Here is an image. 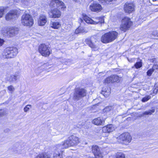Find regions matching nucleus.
<instances>
[{
	"label": "nucleus",
	"mask_w": 158,
	"mask_h": 158,
	"mask_svg": "<svg viewBox=\"0 0 158 158\" xmlns=\"http://www.w3.org/2000/svg\"><path fill=\"white\" fill-rule=\"evenodd\" d=\"M152 1L153 2L158 1V0H152Z\"/></svg>",
	"instance_id": "8fccbe9b"
},
{
	"label": "nucleus",
	"mask_w": 158,
	"mask_h": 158,
	"mask_svg": "<svg viewBox=\"0 0 158 158\" xmlns=\"http://www.w3.org/2000/svg\"><path fill=\"white\" fill-rule=\"evenodd\" d=\"M79 22L80 23H82V22H83V20L82 19H79Z\"/></svg>",
	"instance_id": "09e8293b"
},
{
	"label": "nucleus",
	"mask_w": 158,
	"mask_h": 158,
	"mask_svg": "<svg viewBox=\"0 0 158 158\" xmlns=\"http://www.w3.org/2000/svg\"><path fill=\"white\" fill-rule=\"evenodd\" d=\"M49 14L50 17L54 18H59L61 15V12L56 8L52 10Z\"/></svg>",
	"instance_id": "4468645a"
},
{
	"label": "nucleus",
	"mask_w": 158,
	"mask_h": 158,
	"mask_svg": "<svg viewBox=\"0 0 158 158\" xmlns=\"http://www.w3.org/2000/svg\"><path fill=\"white\" fill-rule=\"evenodd\" d=\"M31 0H21V2L23 3L26 5H27L30 2Z\"/></svg>",
	"instance_id": "e433bc0d"
},
{
	"label": "nucleus",
	"mask_w": 158,
	"mask_h": 158,
	"mask_svg": "<svg viewBox=\"0 0 158 158\" xmlns=\"http://www.w3.org/2000/svg\"><path fill=\"white\" fill-rule=\"evenodd\" d=\"M112 79L111 76H110L105 79L103 83L104 84L112 83Z\"/></svg>",
	"instance_id": "cd10ccee"
},
{
	"label": "nucleus",
	"mask_w": 158,
	"mask_h": 158,
	"mask_svg": "<svg viewBox=\"0 0 158 158\" xmlns=\"http://www.w3.org/2000/svg\"><path fill=\"white\" fill-rule=\"evenodd\" d=\"M154 71H155L153 69V68L152 69H150L149 70L148 72H147V74L148 76H150L152 74V72Z\"/></svg>",
	"instance_id": "ea45409f"
},
{
	"label": "nucleus",
	"mask_w": 158,
	"mask_h": 158,
	"mask_svg": "<svg viewBox=\"0 0 158 158\" xmlns=\"http://www.w3.org/2000/svg\"><path fill=\"white\" fill-rule=\"evenodd\" d=\"M38 51L42 56H48L51 53V50L48 46L45 44H41L39 47Z\"/></svg>",
	"instance_id": "20e7f679"
},
{
	"label": "nucleus",
	"mask_w": 158,
	"mask_h": 158,
	"mask_svg": "<svg viewBox=\"0 0 158 158\" xmlns=\"http://www.w3.org/2000/svg\"><path fill=\"white\" fill-rule=\"evenodd\" d=\"M6 114V111L3 109L0 110V117Z\"/></svg>",
	"instance_id": "f704fd0d"
},
{
	"label": "nucleus",
	"mask_w": 158,
	"mask_h": 158,
	"mask_svg": "<svg viewBox=\"0 0 158 158\" xmlns=\"http://www.w3.org/2000/svg\"><path fill=\"white\" fill-rule=\"evenodd\" d=\"M70 145L74 146L77 145L80 141L79 139L77 136L72 135L69 138Z\"/></svg>",
	"instance_id": "ddd939ff"
},
{
	"label": "nucleus",
	"mask_w": 158,
	"mask_h": 158,
	"mask_svg": "<svg viewBox=\"0 0 158 158\" xmlns=\"http://www.w3.org/2000/svg\"><path fill=\"white\" fill-rule=\"evenodd\" d=\"M18 53V49L16 47H8L5 48L2 56L5 58H12L15 56Z\"/></svg>",
	"instance_id": "f03ea898"
},
{
	"label": "nucleus",
	"mask_w": 158,
	"mask_h": 158,
	"mask_svg": "<svg viewBox=\"0 0 158 158\" xmlns=\"http://www.w3.org/2000/svg\"><path fill=\"white\" fill-rule=\"evenodd\" d=\"M135 6L132 3H126L124 6V10L126 13H131L134 10Z\"/></svg>",
	"instance_id": "f8f14e48"
},
{
	"label": "nucleus",
	"mask_w": 158,
	"mask_h": 158,
	"mask_svg": "<svg viewBox=\"0 0 158 158\" xmlns=\"http://www.w3.org/2000/svg\"><path fill=\"white\" fill-rule=\"evenodd\" d=\"M132 24V22L130 19L128 17H124L122 21V24L120 26V30L125 31L131 27Z\"/></svg>",
	"instance_id": "39448f33"
},
{
	"label": "nucleus",
	"mask_w": 158,
	"mask_h": 158,
	"mask_svg": "<svg viewBox=\"0 0 158 158\" xmlns=\"http://www.w3.org/2000/svg\"><path fill=\"white\" fill-rule=\"evenodd\" d=\"M79 27H78L77 29L75 31V33L76 34H79V33H81V32H80V31L79 30Z\"/></svg>",
	"instance_id": "a18cd8bd"
},
{
	"label": "nucleus",
	"mask_w": 158,
	"mask_h": 158,
	"mask_svg": "<svg viewBox=\"0 0 158 158\" xmlns=\"http://www.w3.org/2000/svg\"><path fill=\"white\" fill-rule=\"evenodd\" d=\"M92 151L94 155L99 154L100 153V149L97 145H94L92 147Z\"/></svg>",
	"instance_id": "5701e85b"
},
{
	"label": "nucleus",
	"mask_w": 158,
	"mask_h": 158,
	"mask_svg": "<svg viewBox=\"0 0 158 158\" xmlns=\"http://www.w3.org/2000/svg\"><path fill=\"white\" fill-rule=\"evenodd\" d=\"M73 1H74L75 2H76L77 0H73Z\"/></svg>",
	"instance_id": "3c124183"
},
{
	"label": "nucleus",
	"mask_w": 158,
	"mask_h": 158,
	"mask_svg": "<svg viewBox=\"0 0 158 158\" xmlns=\"http://www.w3.org/2000/svg\"><path fill=\"white\" fill-rule=\"evenodd\" d=\"M116 139L120 143H123L124 141L129 143L131 141V137L129 134L127 132L122 134Z\"/></svg>",
	"instance_id": "1a4fd4ad"
},
{
	"label": "nucleus",
	"mask_w": 158,
	"mask_h": 158,
	"mask_svg": "<svg viewBox=\"0 0 158 158\" xmlns=\"http://www.w3.org/2000/svg\"><path fill=\"white\" fill-rule=\"evenodd\" d=\"M50 6L51 7H54L56 5V7L61 10H64L66 7L64 3L61 1H58L59 0H51Z\"/></svg>",
	"instance_id": "9d476101"
},
{
	"label": "nucleus",
	"mask_w": 158,
	"mask_h": 158,
	"mask_svg": "<svg viewBox=\"0 0 158 158\" xmlns=\"http://www.w3.org/2000/svg\"><path fill=\"white\" fill-rule=\"evenodd\" d=\"M83 20L88 23L93 24V19L86 16L84 17Z\"/></svg>",
	"instance_id": "bb28decb"
},
{
	"label": "nucleus",
	"mask_w": 158,
	"mask_h": 158,
	"mask_svg": "<svg viewBox=\"0 0 158 158\" xmlns=\"http://www.w3.org/2000/svg\"><path fill=\"white\" fill-rule=\"evenodd\" d=\"M95 158H103L102 155L100 153L99 154L95 155Z\"/></svg>",
	"instance_id": "c03bdc74"
},
{
	"label": "nucleus",
	"mask_w": 158,
	"mask_h": 158,
	"mask_svg": "<svg viewBox=\"0 0 158 158\" xmlns=\"http://www.w3.org/2000/svg\"><path fill=\"white\" fill-rule=\"evenodd\" d=\"M50 25L52 28L54 29H57L60 27L61 24L60 22L51 21Z\"/></svg>",
	"instance_id": "aec40b11"
},
{
	"label": "nucleus",
	"mask_w": 158,
	"mask_h": 158,
	"mask_svg": "<svg viewBox=\"0 0 158 158\" xmlns=\"http://www.w3.org/2000/svg\"><path fill=\"white\" fill-rule=\"evenodd\" d=\"M86 90L84 89L77 88L75 89L73 94L74 99L79 100L86 96Z\"/></svg>",
	"instance_id": "423d86ee"
},
{
	"label": "nucleus",
	"mask_w": 158,
	"mask_h": 158,
	"mask_svg": "<svg viewBox=\"0 0 158 158\" xmlns=\"http://www.w3.org/2000/svg\"><path fill=\"white\" fill-rule=\"evenodd\" d=\"M60 145L62 148H66L71 146L70 145L69 140H65Z\"/></svg>",
	"instance_id": "4be33fe9"
},
{
	"label": "nucleus",
	"mask_w": 158,
	"mask_h": 158,
	"mask_svg": "<svg viewBox=\"0 0 158 158\" xmlns=\"http://www.w3.org/2000/svg\"><path fill=\"white\" fill-rule=\"evenodd\" d=\"M114 130V128L112 124H109L104 126L102 129V131L105 133H110Z\"/></svg>",
	"instance_id": "f3484780"
},
{
	"label": "nucleus",
	"mask_w": 158,
	"mask_h": 158,
	"mask_svg": "<svg viewBox=\"0 0 158 158\" xmlns=\"http://www.w3.org/2000/svg\"><path fill=\"white\" fill-rule=\"evenodd\" d=\"M118 33L116 31H111L103 35L101 39L102 42L107 43L114 40L117 37Z\"/></svg>",
	"instance_id": "f257e3e1"
},
{
	"label": "nucleus",
	"mask_w": 158,
	"mask_h": 158,
	"mask_svg": "<svg viewBox=\"0 0 158 158\" xmlns=\"http://www.w3.org/2000/svg\"><path fill=\"white\" fill-rule=\"evenodd\" d=\"M116 158H125L124 154L122 152H118L116 155Z\"/></svg>",
	"instance_id": "c85d7f7f"
},
{
	"label": "nucleus",
	"mask_w": 158,
	"mask_h": 158,
	"mask_svg": "<svg viewBox=\"0 0 158 158\" xmlns=\"http://www.w3.org/2000/svg\"><path fill=\"white\" fill-rule=\"evenodd\" d=\"M62 152H61L60 153L55 152L54 154V158H62Z\"/></svg>",
	"instance_id": "c756f323"
},
{
	"label": "nucleus",
	"mask_w": 158,
	"mask_h": 158,
	"mask_svg": "<svg viewBox=\"0 0 158 158\" xmlns=\"http://www.w3.org/2000/svg\"><path fill=\"white\" fill-rule=\"evenodd\" d=\"M17 17V12L13 10L10 11L6 15V19L7 20H10Z\"/></svg>",
	"instance_id": "2eb2a0df"
},
{
	"label": "nucleus",
	"mask_w": 158,
	"mask_h": 158,
	"mask_svg": "<svg viewBox=\"0 0 158 158\" xmlns=\"http://www.w3.org/2000/svg\"><path fill=\"white\" fill-rule=\"evenodd\" d=\"M155 111V109H153L151 110H149L148 111H146L144 112H143L142 115H141V116H145L147 115H151L153 113H154Z\"/></svg>",
	"instance_id": "393cba45"
},
{
	"label": "nucleus",
	"mask_w": 158,
	"mask_h": 158,
	"mask_svg": "<svg viewBox=\"0 0 158 158\" xmlns=\"http://www.w3.org/2000/svg\"><path fill=\"white\" fill-rule=\"evenodd\" d=\"M31 105H26L24 108V111L25 112L28 111L30 108H31Z\"/></svg>",
	"instance_id": "7c9ffc66"
},
{
	"label": "nucleus",
	"mask_w": 158,
	"mask_h": 158,
	"mask_svg": "<svg viewBox=\"0 0 158 158\" xmlns=\"http://www.w3.org/2000/svg\"><path fill=\"white\" fill-rule=\"evenodd\" d=\"M109 109V110H110L111 109H112V107L111 106H108L106 108V109Z\"/></svg>",
	"instance_id": "de8ad7c7"
},
{
	"label": "nucleus",
	"mask_w": 158,
	"mask_h": 158,
	"mask_svg": "<svg viewBox=\"0 0 158 158\" xmlns=\"http://www.w3.org/2000/svg\"><path fill=\"white\" fill-rule=\"evenodd\" d=\"M112 79V83L114 82H118L120 81V79L118 76L116 75H111Z\"/></svg>",
	"instance_id": "a878e982"
},
{
	"label": "nucleus",
	"mask_w": 158,
	"mask_h": 158,
	"mask_svg": "<svg viewBox=\"0 0 158 158\" xmlns=\"http://www.w3.org/2000/svg\"><path fill=\"white\" fill-rule=\"evenodd\" d=\"M21 22L24 26H31L33 24V20L30 14L25 13L22 16Z\"/></svg>",
	"instance_id": "7ed1b4c3"
},
{
	"label": "nucleus",
	"mask_w": 158,
	"mask_h": 158,
	"mask_svg": "<svg viewBox=\"0 0 158 158\" xmlns=\"http://www.w3.org/2000/svg\"><path fill=\"white\" fill-rule=\"evenodd\" d=\"M89 9L93 12H98L101 11L102 8L101 5L98 3L94 2L89 6Z\"/></svg>",
	"instance_id": "9b49d317"
},
{
	"label": "nucleus",
	"mask_w": 158,
	"mask_h": 158,
	"mask_svg": "<svg viewBox=\"0 0 158 158\" xmlns=\"http://www.w3.org/2000/svg\"><path fill=\"white\" fill-rule=\"evenodd\" d=\"M4 42L3 40L0 38V46H2L3 45Z\"/></svg>",
	"instance_id": "49530a36"
},
{
	"label": "nucleus",
	"mask_w": 158,
	"mask_h": 158,
	"mask_svg": "<svg viewBox=\"0 0 158 158\" xmlns=\"http://www.w3.org/2000/svg\"><path fill=\"white\" fill-rule=\"evenodd\" d=\"M35 158H50V156L46 153L44 152L39 154Z\"/></svg>",
	"instance_id": "b1692460"
},
{
	"label": "nucleus",
	"mask_w": 158,
	"mask_h": 158,
	"mask_svg": "<svg viewBox=\"0 0 158 158\" xmlns=\"http://www.w3.org/2000/svg\"><path fill=\"white\" fill-rule=\"evenodd\" d=\"M19 29L13 27L7 28L2 32L4 35L9 37H12L18 33Z\"/></svg>",
	"instance_id": "6e6552de"
},
{
	"label": "nucleus",
	"mask_w": 158,
	"mask_h": 158,
	"mask_svg": "<svg viewBox=\"0 0 158 158\" xmlns=\"http://www.w3.org/2000/svg\"><path fill=\"white\" fill-rule=\"evenodd\" d=\"M102 91V94L105 97H107L109 96L110 93V91L109 90H108V91H106V92L104 91L103 90Z\"/></svg>",
	"instance_id": "72a5a7b5"
},
{
	"label": "nucleus",
	"mask_w": 158,
	"mask_h": 158,
	"mask_svg": "<svg viewBox=\"0 0 158 158\" xmlns=\"http://www.w3.org/2000/svg\"><path fill=\"white\" fill-rule=\"evenodd\" d=\"M93 24H95L99 23H102L104 21L103 18L102 17H96L93 18Z\"/></svg>",
	"instance_id": "412c9836"
},
{
	"label": "nucleus",
	"mask_w": 158,
	"mask_h": 158,
	"mask_svg": "<svg viewBox=\"0 0 158 158\" xmlns=\"http://www.w3.org/2000/svg\"><path fill=\"white\" fill-rule=\"evenodd\" d=\"M97 40V37L93 36L86 39L85 42L94 50H96L98 49V46L96 44Z\"/></svg>",
	"instance_id": "0eeeda50"
},
{
	"label": "nucleus",
	"mask_w": 158,
	"mask_h": 158,
	"mask_svg": "<svg viewBox=\"0 0 158 158\" xmlns=\"http://www.w3.org/2000/svg\"><path fill=\"white\" fill-rule=\"evenodd\" d=\"M152 35L158 37V32L156 31H153L152 33Z\"/></svg>",
	"instance_id": "37998d69"
},
{
	"label": "nucleus",
	"mask_w": 158,
	"mask_h": 158,
	"mask_svg": "<svg viewBox=\"0 0 158 158\" xmlns=\"http://www.w3.org/2000/svg\"><path fill=\"white\" fill-rule=\"evenodd\" d=\"M79 28L80 31L81 33H83V32H86V31L85 30V28L83 27H81V26L79 27Z\"/></svg>",
	"instance_id": "a19ab883"
},
{
	"label": "nucleus",
	"mask_w": 158,
	"mask_h": 158,
	"mask_svg": "<svg viewBox=\"0 0 158 158\" xmlns=\"http://www.w3.org/2000/svg\"><path fill=\"white\" fill-rule=\"evenodd\" d=\"M151 98V96L148 95L145 96V97L143 98L142 100V101L143 102H145L147 101L148 100L150 99Z\"/></svg>",
	"instance_id": "473e14b6"
},
{
	"label": "nucleus",
	"mask_w": 158,
	"mask_h": 158,
	"mask_svg": "<svg viewBox=\"0 0 158 158\" xmlns=\"http://www.w3.org/2000/svg\"><path fill=\"white\" fill-rule=\"evenodd\" d=\"M47 22V18L44 15H40L38 19V23L39 26H44Z\"/></svg>",
	"instance_id": "dca6fc26"
},
{
	"label": "nucleus",
	"mask_w": 158,
	"mask_h": 158,
	"mask_svg": "<svg viewBox=\"0 0 158 158\" xmlns=\"http://www.w3.org/2000/svg\"><path fill=\"white\" fill-rule=\"evenodd\" d=\"M4 13V8L3 7L0 8V18L2 17Z\"/></svg>",
	"instance_id": "c9c22d12"
},
{
	"label": "nucleus",
	"mask_w": 158,
	"mask_h": 158,
	"mask_svg": "<svg viewBox=\"0 0 158 158\" xmlns=\"http://www.w3.org/2000/svg\"><path fill=\"white\" fill-rule=\"evenodd\" d=\"M42 71L41 67H39L36 69L35 70V72L38 74H39Z\"/></svg>",
	"instance_id": "58836bf2"
},
{
	"label": "nucleus",
	"mask_w": 158,
	"mask_h": 158,
	"mask_svg": "<svg viewBox=\"0 0 158 158\" xmlns=\"http://www.w3.org/2000/svg\"><path fill=\"white\" fill-rule=\"evenodd\" d=\"M19 73H15L14 74L11 75L8 79V80L10 82L13 83L16 82L18 78H19Z\"/></svg>",
	"instance_id": "6ab92c4d"
},
{
	"label": "nucleus",
	"mask_w": 158,
	"mask_h": 158,
	"mask_svg": "<svg viewBox=\"0 0 158 158\" xmlns=\"http://www.w3.org/2000/svg\"><path fill=\"white\" fill-rule=\"evenodd\" d=\"M7 89L10 91H13L14 90V88L13 86L11 85L8 87Z\"/></svg>",
	"instance_id": "79ce46f5"
},
{
	"label": "nucleus",
	"mask_w": 158,
	"mask_h": 158,
	"mask_svg": "<svg viewBox=\"0 0 158 158\" xmlns=\"http://www.w3.org/2000/svg\"><path fill=\"white\" fill-rule=\"evenodd\" d=\"M153 69L156 72V70L158 71V62L155 64L153 66Z\"/></svg>",
	"instance_id": "4c0bfd02"
},
{
	"label": "nucleus",
	"mask_w": 158,
	"mask_h": 158,
	"mask_svg": "<svg viewBox=\"0 0 158 158\" xmlns=\"http://www.w3.org/2000/svg\"><path fill=\"white\" fill-rule=\"evenodd\" d=\"M142 66V62L140 61L137 62L134 65L136 69H138L141 67Z\"/></svg>",
	"instance_id": "2f4dec72"
},
{
	"label": "nucleus",
	"mask_w": 158,
	"mask_h": 158,
	"mask_svg": "<svg viewBox=\"0 0 158 158\" xmlns=\"http://www.w3.org/2000/svg\"><path fill=\"white\" fill-rule=\"evenodd\" d=\"M105 119L102 118H98L93 120L92 123L96 125H103Z\"/></svg>",
	"instance_id": "a211bd4d"
}]
</instances>
